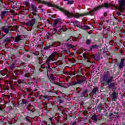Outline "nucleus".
<instances>
[{
  "instance_id": "obj_1",
  "label": "nucleus",
  "mask_w": 125,
  "mask_h": 125,
  "mask_svg": "<svg viewBox=\"0 0 125 125\" xmlns=\"http://www.w3.org/2000/svg\"><path fill=\"white\" fill-rule=\"evenodd\" d=\"M118 4L119 6L116 7V5L111 4L110 3H105L104 4H103L101 5L96 7L89 12L83 14H79L78 13H73L69 12V19L73 18V17H74L75 18H80V17L86 16V15H90L93 12L97 11V10H99L100 8H102L103 7H106V8L110 7L112 9L116 8V9H118V11L116 12L117 15H118V16H121L122 15V13L125 12V0H118Z\"/></svg>"
},
{
  "instance_id": "obj_2",
  "label": "nucleus",
  "mask_w": 125,
  "mask_h": 125,
  "mask_svg": "<svg viewBox=\"0 0 125 125\" xmlns=\"http://www.w3.org/2000/svg\"><path fill=\"white\" fill-rule=\"evenodd\" d=\"M113 79L114 77L113 76H111V75L110 74V72H109V71L104 72L103 76V81L104 82H105V83H103V85L106 86V85L108 84L109 88L116 86V83H112V82H114V80H113Z\"/></svg>"
},
{
  "instance_id": "obj_3",
  "label": "nucleus",
  "mask_w": 125,
  "mask_h": 125,
  "mask_svg": "<svg viewBox=\"0 0 125 125\" xmlns=\"http://www.w3.org/2000/svg\"><path fill=\"white\" fill-rule=\"evenodd\" d=\"M58 43H60V42H53L52 44H50V43H49V45L45 46L44 48V49L45 50H46L47 49H49L50 48H51V47H57V46H59V45H58Z\"/></svg>"
},
{
  "instance_id": "obj_4",
  "label": "nucleus",
  "mask_w": 125,
  "mask_h": 125,
  "mask_svg": "<svg viewBox=\"0 0 125 125\" xmlns=\"http://www.w3.org/2000/svg\"><path fill=\"white\" fill-rule=\"evenodd\" d=\"M58 54H59V53L57 52H53L49 56L46 60L49 62H50L51 61H54L55 60V56L57 55L58 57Z\"/></svg>"
},
{
  "instance_id": "obj_5",
  "label": "nucleus",
  "mask_w": 125,
  "mask_h": 125,
  "mask_svg": "<svg viewBox=\"0 0 125 125\" xmlns=\"http://www.w3.org/2000/svg\"><path fill=\"white\" fill-rule=\"evenodd\" d=\"M34 24H36V19H33L31 20L28 21L27 22H24V25H26L27 27L33 28Z\"/></svg>"
},
{
  "instance_id": "obj_6",
  "label": "nucleus",
  "mask_w": 125,
  "mask_h": 125,
  "mask_svg": "<svg viewBox=\"0 0 125 125\" xmlns=\"http://www.w3.org/2000/svg\"><path fill=\"white\" fill-rule=\"evenodd\" d=\"M41 68L42 69H46L47 71L50 70V62H48L47 60H46L45 63L41 65Z\"/></svg>"
},
{
  "instance_id": "obj_7",
  "label": "nucleus",
  "mask_w": 125,
  "mask_h": 125,
  "mask_svg": "<svg viewBox=\"0 0 125 125\" xmlns=\"http://www.w3.org/2000/svg\"><path fill=\"white\" fill-rule=\"evenodd\" d=\"M91 119L93 123H97V122H99V121H100V115H97L95 114L91 116Z\"/></svg>"
},
{
  "instance_id": "obj_8",
  "label": "nucleus",
  "mask_w": 125,
  "mask_h": 125,
  "mask_svg": "<svg viewBox=\"0 0 125 125\" xmlns=\"http://www.w3.org/2000/svg\"><path fill=\"white\" fill-rule=\"evenodd\" d=\"M0 30H0V35H1V31H3V32H4L5 34H7L9 32V26H2L0 27Z\"/></svg>"
},
{
  "instance_id": "obj_9",
  "label": "nucleus",
  "mask_w": 125,
  "mask_h": 125,
  "mask_svg": "<svg viewBox=\"0 0 125 125\" xmlns=\"http://www.w3.org/2000/svg\"><path fill=\"white\" fill-rule=\"evenodd\" d=\"M63 53H66V54H68V55H70L71 54V52L70 51V50H63L60 54H58V57H62L63 56Z\"/></svg>"
},
{
  "instance_id": "obj_10",
  "label": "nucleus",
  "mask_w": 125,
  "mask_h": 125,
  "mask_svg": "<svg viewBox=\"0 0 125 125\" xmlns=\"http://www.w3.org/2000/svg\"><path fill=\"white\" fill-rule=\"evenodd\" d=\"M22 75L25 79L27 78H31V74L29 72H25V71L22 72Z\"/></svg>"
},
{
  "instance_id": "obj_11",
  "label": "nucleus",
  "mask_w": 125,
  "mask_h": 125,
  "mask_svg": "<svg viewBox=\"0 0 125 125\" xmlns=\"http://www.w3.org/2000/svg\"><path fill=\"white\" fill-rule=\"evenodd\" d=\"M72 23V24L74 26H77V27H81V22L78 21H75L74 22H71Z\"/></svg>"
},
{
  "instance_id": "obj_12",
  "label": "nucleus",
  "mask_w": 125,
  "mask_h": 125,
  "mask_svg": "<svg viewBox=\"0 0 125 125\" xmlns=\"http://www.w3.org/2000/svg\"><path fill=\"white\" fill-rule=\"evenodd\" d=\"M118 97V95L116 93V92H114L112 94V101H116L117 100V97Z\"/></svg>"
},
{
  "instance_id": "obj_13",
  "label": "nucleus",
  "mask_w": 125,
  "mask_h": 125,
  "mask_svg": "<svg viewBox=\"0 0 125 125\" xmlns=\"http://www.w3.org/2000/svg\"><path fill=\"white\" fill-rule=\"evenodd\" d=\"M20 41H22V38H21V36L18 35L17 38L15 40V42H19Z\"/></svg>"
},
{
  "instance_id": "obj_14",
  "label": "nucleus",
  "mask_w": 125,
  "mask_h": 125,
  "mask_svg": "<svg viewBox=\"0 0 125 125\" xmlns=\"http://www.w3.org/2000/svg\"><path fill=\"white\" fill-rule=\"evenodd\" d=\"M7 13V11H3L1 12V20H3V17L6 15V14Z\"/></svg>"
},
{
  "instance_id": "obj_15",
  "label": "nucleus",
  "mask_w": 125,
  "mask_h": 125,
  "mask_svg": "<svg viewBox=\"0 0 125 125\" xmlns=\"http://www.w3.org/2000/svg\"><path fill=\"white\" fill-rule=\"evenodd\" d=\"M99 46L98 45H93L90 47V51H92V49H95V48H98Z\"/></svg>"
},
{
  "instance_id": "obj_16",
  "label": "nucleus",
  "mask_w": 125,
  "mask_h": 125,
  "mask_svg": "<svg viewBox=\"0 0 125 125\" xmlns=\"http://www.w3.org/2000/svg\"><path fill=\"white\" fill-rule=\"evenodd\" d=\"M65 44L67 47V49H68L69 50H70V48H73L74 49V48H75V46H72V44H69L68 43H65Z\"/></svg>"
},
{
  "instance_id": "obj_17",
  "label": "nucleus",
  "mask_w": 125,
  "mask_h": 125,
  "mask_svg": "<svg viewBox=\"0 0 125 125\" xmlns=\"http://www.w3.org/2000/svg\"><path fill=\"white\" fill-rule=\"evenodd\" d=\"M83 56L84 58L85 61H86V62H87L88 63L90 62V61L89 60V59H88V58L87 57V56H86V55H85V53H83Z\"/></svg>"
},
{
  "instance_id": "obj_18",
  "label": "nucleus",
  "mask_w": 125,
  "mask_h": 125,
  "mask_svg": "<svg viewBox=\"0 0 125 125\" xmlns=\"http://www.w3.org/2000/svg\"><path fill=\"white\" fill-rule=\"evenodd\" d=\"M97 91H98V87H95L92 90L91 93H92V94H96Z\"/></svg>"
},
{
  "instance_id": "obj_19",
  "label": "nucleus",
  "mask_w": 125,
  "mask_h": 125,
  "mask_svg": "<svg viewBox=\"0 0 125 125\" xmlns=\"http://www.w3.org/2000/svg\"><path fill=\"white\" fill-rule=\"evenodd\" d=\"M124 64H125V62L124 61V59H122L121 60L120 64L119 65V67L120 69H122V68H123V67H124Z\"/></svg>"
},
{
  "instance_id": "obj_20",
  "label": "nucleus",
  "mask_w": 125,
  "mask_h": 125,
  "mask_svg": "<svg viewBox=\"0 0 125 125\" xmlns=\"http://www.w3.org/2000/svg\"><path fill=\"white\" fill-rule=\"evenodd\" d=\"M6 72H7V70L6 69L0 70V75L1 76H5V75H6Z\"/></svg>"
},
{
  "instance_id": "obj_21",
  "label": "nucleus",
  "mask_w": 125,
  "mask_h": 125,
  "mask_svg": "<svg viewBox=\"0 0 125 125\" xmlns=\"http://www.w3.org/2000/svg\"><path fill=\"white\" fill-rule=\"evenodd\" d=\"M17 67V65H16V63H13L9 67L10 70H13V69H15Z\"/></svg>"
},
{
  "instance_id": "obj_22",
  "label": "nucleus",
  "mask_w": 125,
  "mask_h": 125,
  "mask_svg": "<svg viewBox=\"0 0 125 125\" xmlns=\"http://www.w3.org/2000/svg\"><path fill=\"white\" fill-rule=\"evenodd\" d=\"M60 21V19H56L54 20V23H53V26L54 27H55L58 24V22Z\"/></svg>"
},
{
  "instance_id": "obj_23",
  "label": "nucleus",
  "mask_w": 125,
  "mask_h": 125,
  "mask_svg": "<svg viewBox=\"0 0 125 125\" xmlns=\"http://www.w3.org/2000/svg\"><path fill=\"white\" fill-rule=\"evenodd\" d=\"M31 8H32V11H34V12H37V6H36V5L32 4Z\"/></svg>"
},
{
  "instance_id": "obj_24",
  "label": "nucleus",
  "mask_w": 125,
  "mask_h": 125,
  "mask_svg": "<svg viewBox=\"0 0 125 125\" xmlns=\"http://www.w3.org/2000/svg\"><path fill=\"white\" fill-rule=\"evenodd\" d=\"M86 81V77L85 76H83L82 79L80 80V83H84Z\"/></svg>"
},
{
  "instance_id": "obj_25",
  "label": "nucleus",
  "mask_w": 125,
  "mask_h": 125,
  "mask_svg": "<svg viewBox=\"0 0 125 125\" xmlns=\"http://www.w3.org/2000/svg\"><path fill=\"white\" fill-rule=\"evenodd\" d=\"M91 42H92L91 40H90V39H86V40L85 41V43L87 45H89V44H91Z\"/></svg>"
},
{
  "instance_id": "obj_26",
  "label": "nucleus",
  "mask_w": 125,
  "mask_h": 125,
  "mask_svg": "<svg viewBox=\"0 0 125 125\" xmlns=\"http://www.w3.org/2000/svg\"><path fill=\"white\" fill-rule=\"evenodd\" d=\"M61 32H65L67 30V28H66V26H63L62 27L61 29L60 30Z\"/></svg>"
},
{
  "instance_id": "obj_27",
  "label": "nucleus",
  "mask_w": 125,
  "mask_h": 125,
  "mask_svg": "<svg viewBox=\"0 0 125 125\" xmlns=\"http://www.w3.org/2000/svg\"><path fill=\"white\" fill-rule=\"evenodd\" d=\"M97 109H98L99 111H101L102 110V104L100 103L97 107Z\"/></svg>"
},
{
  "instance_id": "obj_28",
  "label": "nucleus",
  "mask_w": 125,
  "mask_h": 125,
  "mask_svg": "<svg viewBox=\"0 0 125 125\" xmlns=\"http://www.w3.org/2000/svg\"><path fill=\"white\" fill-rule=\"evenodd\" d=\"M50 80L51 81L54 82L55 78L53 76V74H51L50 75Z\"/></svg>"
},
{
  "instance_id": "obj_29",
  "label": "nucleus",
  "mask_w": 125,
  "mask_h": 125,
  "mask_svg": "<svg viewBox=\"0 0 125 125\" xmlns=\"http://www.w3.org/2000/svg\"><path fill=\"white\" fill-rule=\"evenodd\" d=\"M31 106H32V104H29V105L27 106V107H26V109H27V110L28 111H31V112H33V110H32L30 107H31Z\"/></svg>"
},
{
  "instance_id": "obj_30",
  "label": "nucleus",
  "mask_w": 125,
  "mask_h": 125,
  "mask_svg": "<svg viewBox=\"0 0 125 125\" xmlns=\"http://www.w3.org/2000/svg\"><path fill=\"white\" fill-rule=\"evenodd\" d=\"M87 91H88V90H87V89H86L83 90L82 91V94H83V95H84H84H85V94H86V93H87Z\"/></svg>"
},
{
  "instance_id": "obj_31",
  "label": "nucleus",
  "mask_w": 125,
  "mask_h": 125,
  "mask_svg": "<svg viewBox=\"0 0 125 125\" xmlns=\"http://www.w3.org/2000/svg\"><path fill=\"white\" fill-rule=\"evenodd\" d=\"M22 104L27 105V104H28V101L26 100L25 99H22Z\"/></svg>"
},
{
  "instance_id": "obj_32",
  "label": "nucleus",
  "mask_w": 125,
  "mask_h": 125,
  "mask_svg": "<svg viewBox=\"0 0 125 125\" xmlns=\"http://www.w3.org/2000/svg\"><path fill=\"white\" fill-rule=\"evenodd\" d=\"M82 29L83 30H88V29H89V27H88V26L84 25Z\"/></svg>"
},
{
  "instance_id": "obj_33",
  "label": "nucleus",
  "mask_w": 125,
  "mask_h": 125,
  "mask_svg": "<svg viewBox=\"0 0 125 125\" xmlns=\"http://www.w3.org/2000/svg\"><path fill=\"white\" fill-rule=\"evenodd\" d=\"M0 2H2V3H3L4 4H5V5H6V4L8 2V0H6L5 1H4V2H3V0H0Z\"/></svg>"
},
{
  "instance_id": "obj_34",
  "label": "nucleus",
  "mask_w": 125,
  "mask_h": 125,
  "mask_svg": "<svg viewBox=\"0 0 125 125\" xmlns=\"http://www.w3.org/2000/svg\"><path fill=\"white\" fill-rule=\"evenodd\" d=\"M11 39L9 38H7L5 39L4 42H10Z\"/></svg>"
},
{
  "instance_id": "obj_35",
  "label": "nucleus",
  "mask_w": 125,
  "mask_h": 125,
  "mask_svg": "<svg viewBox=\"0 0 125 125\" xmlns=\"http://www.w3.org/2000/svg\"><path fill=\"white\" fill-rule=\"evenodd\" d=\"M54 65L56 66V67H57V66H59V63L58 62H55L53 63Z\"/></svg>"
},
{
  "instance_id": "obj_36",
  "label": "nucleus",
  "mask_w": 125,
  "mask_h": 125,
  "mask_svg": "<svg viewBox=\"0 0 125 125\" xmlns=\"http://www.w3.org/2000/svg\"><path fill=\"white\" fill-rule=\"evenodd\" d=\"M52 33L53 34H56V33H57V29H56V28H53L52 30Z\"/></svg>"
},
{
  "instance_id": "obj_37",
  "label": "nucleus",
  "mask_w": 125,
  "mask_h": 125,
  "mask_svg": "<svg viewBox=\"0 0 125 125\" xmlns=\"http://www.w3.org/2000/svg\"><path fill=\"white\" fill-rule=\"evenodd\" d=\"M74 3V1L73 0H71V1H68L67 2V4H73Z\"/></svg>"
},
{
  "instance_id": "obj_38",
  "label": "nucleus",
  "mask_w": 125,
  "mask_h": 125,
  "mask_svg": "<svg viewBox=\"0 0 125 125\" xmlns=\"http://www.w3.org/2000/svg\"><path fill=\"white\" fill-rule=\"evenodd\" d=\"M107 115H108V113H107V112H106L105 110H104V111L103 114V116H107Z\"/></svg>"
},
{
  "instance_id": "obj_39",
  "label": "nucleus",
  "mask_w": 125,
  "mask_h": 125,
  "mask_svg": "<svg viewBox=\"0 0 125 125\" xmlns=\"http://www.w3.org/2000/svg\"><path fill=\"white\" fill-rule=\"evenodd\" d=\"M53 83L54 84H56V85H60V83L59 82H54Z\"/></svg>"
},
{
  "instance_id": "obj_40",
  "label": "nucleus",
  "mask_w": 125,
  "mask_h": 125,
  "mask_svg": "<svg viewBox=\"0 0 125 125\" xmlns=\"http://www.w3.org/2000/svg\"><path fill=\"white\" fill-rule=\"evenodd\" d=\"M24 3L27 6H28V5H30V3L28 1H26L24 2Z\"/></svg>"
},
{
  "instance_id": "obj_41",
  "label": "nucleus",
  "mask_w": 125,
  "mask_h": 125,
  "mask_svg": "<svg viewBox=\"0 0 125 125\" xmlns=\"http://www.w3.org/2000/svg\"><path fill=\"white\" fill-rule=\"evenodd\" d=\"M71 37H68L67 40H66L65 41V42H69V41H70V40H71Z\"/></svg>"
},
{
  "instance_id": "obj_42",
  "label": "nucleus",
  "mask_w": 125,
  "mask_h": 125,
  "mask_svg": "<svg viewBox=\"0 0 125 125\" xmlns=\"http://www.w3.org/2000/svg\"><path fill=\"white\" fill-rule=\"evenodd\" d=\"M26 121H27V122H30L29 117L28 116L26 117L25 118Z\"/></svg>"
},
{
  "instance_id": "obj_43",
  "label": "nucleus",
  "mask_w": 125,
  "mask_h": 125,
  "mask_svg": "<svg viewBox=\"0 0 125 125\" xmlns=\"http://www.w3.org/2000/svg\"><path fill=\"white\" fill-rule=\"evenodd\" d=\"M58 62H59V65H62V64H63V63L61 61H60V60H59V61H58Z\"/></svg>"
},
{
  "instance_id": "obj_44",
  "label": "nucleus",
  "mask_w": 125,
  "mask_h": 125,
  "mask_svg": "<svg viewBox=\"0 0 125 125\" xmlns=\"http://www.w3.org/2000/svg\"><path fill=\"white\" fill-rule=\"evenodd\" d=\"M108 16V14L107 13H104V16L105 17H106V16Z\"/></svg>"
},
{
  "instance_id": "obj_45",
  "label": "nucleus",
  "mask_w": 125,
  "mask_h": 125,
  "mask_svg": "<svg viewBox=\"0 0 125 125\" xmlns=\"http://www.w3.org/2000/svg\"><path fill=\"white\" fill-rule=\"evenodd\" d=\"M52 119H53V118L51 117H50L48 118V120H49V121H50L51 123H52Z\"/></svg>"
},
{
  "instance_id": "obj_46",
  "label": "nucleus",
  "mask_w": 125,
  "mask_h": 125,
  "mask_svg": "<svg viewBox=\"0 0 125 125\" xmlns=\"http://www.w3.org/2000/svg\"><path fill=\"white\" fill-rule=\"evenodd\" d=\"M59 103H63V100H59Z\"/></svg>"
},
{
  "instance_id": "obj_47",
  "label": "nucleus",
  "mask_w": 125,
  "mask_h": 125,
  "mask_svg": "<svg viewBox=\"0 0 125 125\" xmlns=\"http://www.w3.org/2000/svg\"><path fill=\"white\" fill-rule=\"evenodd\" d=\"M10 3V2L8 0V2H7L6 5H9Z\"/></svg>"
},
{
  "instance_id": "obj_48",
  "label": "nucleus",
  "mask_w": 125,
  "mask_h": 125,
  "mask_svg": "<svg viewBox=\"0 0 125 125\" xmlns=\"http://www.w3.org/2000/svg\"><path fill=\"white\" fill-rule=\"evenodd\" d=\"M43 98H45L46 99H47V96H43Z\"/></svg>"
},
{
  "instance_id": "obj_49",
  "label": "nucleus",
  "mask_w": 125,
  "mask_h": 125,
  "mask_svg": "<svg viewBox=\"0 0 125 125\" xmlns=\"http://www.w3.org/2000/svg\"><path fill=\"white\" fill-rule=\"evenodd\" d=\"M69 25H72V24H73V23H72V22H71L70 23V22H67Z\"/></svg>"
},
{
  "instance_id": "obj_50",
  "label": "nucleus",
  "mask_w": 125,
  "mask_h": 125,
  "mask_svg": "<svg viewBox=\"0 0 125 125\" xmlns=\"http://www.w3.org/2000/svg\"><path fill=\"white\" fill-rule=\"evenodd\" d=\"M18 83L20 84V83H21V81H19L18 82Z\"/></svg>"
},
{
  "instance_id": "obj_51",
  "label": "nucleus",
  "mask_w": 125,
  "mask_h": 125,
  "mask_svg": "<svg viewBox=\"0 0 125 125\" xmlns=\"http://www.w3.org/2000/svg\"><path fill=\"white\" fill-rule=\"evenodd\" d=\"M64 0V1H69V0Z\"/></svg>"
},
{
  "instance_id": "obj_52",
  "label": "nucleus",
  "mask_w": 125,
  "mask_h": 125,
  "mask_svg": "<svg viewBox=\"0 0 125 125\" xmlns=\"http://www.w3.org/2000/svg\"><path fill=\"white\" fill-rule=\"evenodd\" d=\"M5 89H6V90H8L9 89H8V88L6 87V88H5Z\"/></svg>"
},
{
  "instance_id": "obj_53",
  "label": "nucleus",
  "mask_w": 125,
  "mask_h": 125,
  "mask_svg": "<svg viewBox=\"0 0 125 125\" xmlns=\"http://www.w3.org/2000/svg\"><path fill=\"white\" fill-rule=\"evenodd\" d=\"M114 18L116 19V20H118V18H116V17H114Z\"/></svg>"
},
{
  "instance_id": "obj_54",
  "label": "nucleus",
  "mask_w": 125,
  "mask_h": 125,
  "mask_svg": "<svg viewBox=\"0 0 125 125\" xmlns=\"http://www.w3.org/2000/svg\"><path fill=\"white\" fill-rule=\"evenodd\" d=\"M76 124V122H74V123H73V125H75Z\"/></svg>"
},
{
  "instance_id": "obj_55",
  "label": "nucleus",
  "mask_w": 125,
  "mask_h": 125,
  "mask_svg": "<svg viewBox=\"0 0 125 125\" xmlns=\"http://www.w3.org/2000/svg\"><path fill=\"white\" fill-rule=\"evenodd\" d=\"M32 15H35V13H32Z\"/></svg>"
},
{
  "instance_id": "obj_56",
  "label": "nucleus",
  "mask_w": 125,
  "mask_h": 125,
  "mask_svg": "<svg viewBox=\"0 0 125 125\" xmlns=\"http://www.w3.org/2000/svg\"><path fill=\"white\" fill-rule=\"evenodd\" d=\"M34 0L35 1H38V0Z\"/></svg>"
},
{
  "instance_id": "obj_57",
  "label": "nucleus",
  "mask_w": 125,
  "mask_h": 125,
  "mask_svg": "<svg viewBox=\"0 0 125 125\" xmlns=\"http://www.w3.org/2000/svg\"><path fill=\"white\" fill-rule=\"evenodd\" d=\"M41 10H42V11H43V9H41Z\"/></svg>"
},
{
  "instance_id": "obj_58",
  "label": "nucleus",
  "mask_w": 125,
  "mask_h": 125,
  "mask_svg": "<svg viewBox=\"0 0 125 125\" xmlns=\"http://www.w3.org/2000/svg\"><path fill=\"white\" fill-rule=\"evenodd\" d=\"M70 42H72V40H70Z\"/></svg>"
},
{
  "instance_id": "obj_59",
  "label": "nucleus",
  "mask_w": 125,
  "mask_h": 125,
  "mask_svg": "<svg viewBox=\"0 0 125 125\" xmlns=\"http://www.w3.org/2000/svg\"><path fill=\"white\" fill-rule=\"evenodd\" d=\"M9 20V18H8V19H7V20Z\"/></svg>"
},
{
  "instance_id": "obj_60",
  "label": "nucleus",
  "mask_w": 125,
  "mask_h": 125,
  "mask_svg": "<svg viewBox=\"0 0 125 125\" xmlns=\"http://www.w3.org/2000/svg\"><path fill=\"white\" fill-rule=\"evenodd\" d=\"M123 106H125V104H124Z\"/></svg>"
},
{
  "instance_id": "obj_61",
  "label": "nucleus",
  "mask_w": 125,
  "mask_h": 125,
  "mask_svg": "<svg viewBox=\"0 0 125 125\" xmlns=\"http://www.w3.org/2000/svg\"><path fill=\"white\" fill-rule=\"evenodd\" d=\"M3 37H4V35H3Z\"/></svg>"
},
{
  "instance_id": "obj_62",
  "label": "nucleus",
  "mask_w": 125,
  "mask_h": 125,
  "mask_svg": "<svg viewBox=\"0 0 125 125\" xmlns=\"http://www.w3.org/2000/svg\"><path fill=\"white\" fill-rule=\"evenodd\" d=\"M15 4H17V3H16Z\"/></svg>"
},
{
  "instance_id": "obj_63",
  "label": "nucleus",
  "mask_w": 125,
  "mask_h": 125,
  "mask_svg": "<svg viewBox=\"0 0 125 125\" xmlns=\"http://www.w3.org/2000/svg\"><path fill=\"white\" fill-rule=\"evenodd\" d=\"M81 91H82V89L81 90Z\"/></svg>"
}]
</instances>
